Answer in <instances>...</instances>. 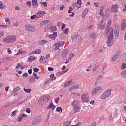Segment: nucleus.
Returning <instances> with one entry per match:
<instances>
[{
  "mask_svg": "<svg viewBox=\"0 0 126 126\" xmlns=\"http://www.w3.org/2000/svg\"><path fill=\"white\" fill-rule=\"evenodd\" d=\"M114 29L113 27H111L109 29L107 28L106 29V36L108 38L107 46L108 47H112L115 44V41L113 40L114 38Z\"/></svg>",
  "mask_w": 126,
  "mask_h": 126,
  "instance_id": "f257e3e1",
  "label": "nucleus"
},
{
  "mask_svg": "<svg viewBox=\"0 0 126 126\" xmlns=\"http://www.w3.org/2000/svg\"><path fill=\"white\" fill-rule=\"evenodd\" d=\"M17 38L15 35H8L3 39V42L6 44H12L14 42H16Z\"/></svg>",
  "mask_w": 126,
  "mask_h": 126,
  "instance_id": "f03ea898",
  "label": "nucleus"
},
{
  "mask_svg": "<svg viewBox=\"0 0 126 126\" xmlns=\"http://www.w3.org/2000/svg\"><path fill=\"white\" fill-rule=\"evenodd\" d=\"M50 99H51V97L49 95L46 94L44 95L42 98L39 99L38 103L39 105H44V104H46Z\"/></svg>",
  "mask_w": 126,
  "mask_h": 126,
  "instance_id": "7ed1b4c3",
  "label": "nucleus"
},
{
  "mask_svg": "<svg viewBox=\"0 0 126 126\" xmlns=\"http://www.w3.org/2000/svg\"><path fill=\"white\" fill-rule=\"evenodd\" d=\"M112 90L110 89L107 90L105 92H104L102 95L100 96V99L101 100H105V99H107V98H109L110 96H111L112 93Z\"/></svg>",
  "mask_w": 126,
  "mask_h": 126,
  "instance_id": "20e7f679",
  "label": "nucleus"
},
{
  "mask_svg": "<svg viewBox=\"0 0 126 126\" xmlns=\"http://www.w3.org/2000/svg\"><path fill=\"white\" fill-rule=\"evenodd\" d=\"M103 92V88H102V87L98 86H97L94 90H93L92 92V96H95V95H97V94H100V93H101V92Z\"/></svg>",
  "mask_w": 126,
  "mask_h": 126,
  "instance_id": "39448f33",
  "label": "nucleus"
},
{
  "mask_svg": "<svg viewBox=\"0 0 126 126\" xmlns=\"http://www.w3.org/2000/svg\"><path fill=\"white\" fill-rule=\"evenodd\" d=\"M25 29L26 31H28L29 32H34V31H36L35 26H32L30 24H26L25 25Z\"/></svg>",
  "mask_w": 126,
  "mask_h": 126,
  "instance_id": "423d86ee",
  "label": "nucleus"
},
{
  "mask_svg": "<svg viewBox=\"0 0 126 126\" xmlns=\"http://www.w3.org/2000/svg\"><path fill=\"white\" fill-rule=\"evenodd\" d=\"M106 25H107L106 20L102 19V20L97 24V28L98 29H100L101 30H104V29L106 28Z\"/></svg>",
  "mask_w": 126,
  "mask_h": 126,
  "instance_id": "0eeeda50",
  "label": "nucleus"
},
{
  "mask_svg": "<svg viewBox=\"0 0 126 126\" xmlns=\"http://www.w3.org/2000/svg\"><path fill=\"white\" fill-rule=\"evenodd\" d=\"M81 99L82 101L84 103H88V102H89V96L88 95V94L86 93H83L81 95Z\"/></svg>",
  "mask_w": 126,
  "mask_h": 126,
  "instance_id": "6e6552de",
  "label": "nucleus"
},
{
  "mask_svg": "<svg viewBox=\"0 0 126 126\" xmlns=\"http://www.w3.org/2000/svg\"><path fill=\"white\" fill-rule=\"evenodd\" d=\"M114 36L115 38H118L120 36V30L119 29V26L116 24L114 27Z\"/></svg>",
  "mask_w": 126,
  "mask_h": 126,
  "instance_id": "1a4fd4ad",
  "label": "nucleus"
},
{
  "mask_svg": "<svg viewBox=\"0 0 126 126\" xmlns=\"http://www.w3.org/2000/svg\"><path fill=\"white\" fill-rule=\"evenodd\" d=\"M81 4H82L81 0H77V4L76 3L73 4V7L74 9H78V8H80V7H81Z\"/></svg>",
  "mask_w": 126,
  "mask_h": 126,
  "instance_id": "9d476101",
  "label": "nucleus"
},
{
  "mask_svg": "<svg viewBox=\"0 0 126 126\" xmlns=\"http://www.w3.org/2000/svg\"><path fill=\"white\" fill-rule=\"evenodd\" d=\"M40 122H41V118L39 117H37L32 120V124L33 126H36V125L39 124Z\"/></svg>",
  "mask_w": 126,
  "mask_h": 126,
  "instance_id": "9b49d317",
  "label": "nucleus"
},
{
  "mask_svg": "<svg viewBox=\"0 0 126 126\" xmlns=\"http://www.w3.org/2000/svg\"><path fill=\"white\" fill-rule=\"evenodd\" d=\"M72 106L74 107V109L76 110V112H78L79 110V106H78V101L75 100L72 103Z\"/></svg>",
  "mask_w": 126,
  "mask_h": 126,
  "instance_id": "f8f14e48",
  "label": "nucleus"
},
{
  "mask_svg": "<svg viewBox=\"0 0 126 126\" xmlns=\"http://www.w3.org/2000/svg\"><path fill=\"white\" fill-rule=\"evenodd\" d=\"M120 55H121V51L119 50L114 55L112 61V62H115L120 57Z\"/></svg>",
  "mask_w": 126,
  "mask_h": 126,
  "instance_id": "ddd939ff",
  "label": "nucleus"
},
{
  "mask_svg": "<svg viewBox=\"0 0 126 126\" xmlns=\"http://www.w3.org/2000/svg\"><path fill=\"white\" fill-rule=\"evenodd\" d=\"M111 12L116 13L119 11V9H118V5H113L111 7Z\"/></svg>",
  "mask_w": 126,
  "mask_h": 126,
  "instance_id": "4468645a",
  "label": "nucleus"
},
{
  "mask_svg": "<svg viewBox=\"0 0 126 126\" xmlns=\"http://www.w3.org/2000/svg\"><path fill=\"white\" fill-rule=\"evenodd\" d=\"M57 37H58V33L56 32H54L53 34L49 35V39H52V40H56Z\"/></svg>",
  "mask_w": 126,
  "mask_h": 126,
  "instance_id": "2eb2a0df",
  "label": "nucleus"
},
{
  "mask_svg": "<svg viewBox=\"0 0 126 126\" xmlns=\"http://www.w3.org/2000/svg\"><path fill=\"white\" fill-rule=\"evenodd\" d=\"M65 44V42L64 41H59L55 43L54 47H63V46Z\"/></svg>",
  "mask_w": 126,
  "mask_h": 126,
  "instance_id": "dca6fc26",
  "label": "nucleus"
},
{
  "mask_svg": "<svg viewBox=\"0 0 126 126\" xmlns=\"http://www.w3.org/2000/svg\"><path fill=\"white\" fill-rule=\"evenodd\" d=\"M126 27V20H123L121 22V30H125Z\"/></svg>",
  "mask_w": 126,
  "mask_h": 126,
  "instance_id": "f3484780",
  "label": "nucleus"
},
{
  "mask_svg": "<svg viewBox=\"0 0 126 126\" xmlns=\"http://www.w3.org/2000/svg\"><path fill=\"white\" fill-rule=\"evenodd\" d=\"M89 38L92 39L93 40H95L97 38V35L95 32L91 33L89 35Z\"/></svg>",
  "mask_w": 126,
  "mask_h": 126,
  "instance_id": "a211bd4d",
  "label": "nucleus"
},
{
  "mask_svg": "<svg viewBox=\"0 0 126 126\" xmlns=\"http://www.w3.org/2000/svg\"><path fill=\"white\" fill-rule=\"evenodd\" d=\"M66 56H67V50H63L62 53V57H63V59H65V58H66Z\"/></svg>",
  "mask_w": 126,
  "mask_h": 126,
  "instance_id": "6ab92c4d",
  "label": "nucleus"
},
{
  "mask_svg": "<svg viewBox=\"0 0 126 126\" xmlns=\"http://www.w3.org/2000/svg\"><path fill=\"white\" fill-rule=\"evenodd\" d=\"M27 115L25 114H21L19 117L18 118V122H21L23 119V117H26Z\"/></svg>",
  "mask_w": 126,
  "mask_h": 126,
  "instance_id": "aec40b11",
  "label": "nucleus"
},
{
  "mask_svg": "<svg viewBox=\"0 0 126 126\" xmlns=\"http://www.w3.org/2000/svg\"><path fill=\"white\" fill-rule=\"evenodd\" d=\"M74 41H76V42H77V41L78 42H80V41H81V40H82V38H81V36H79L78 35H76L74 37Z\"/></svg>",
  "mask_w": 126,
  "mask_h": 126,
  "instance_id": "412c9836",
  "label": "nucleus"
},
{
  "mask_svg": "<svg viewBox=\"0 0 126 126\" xmlns=\"http://www.w3.org/2000/svg\"><path fill=\"white\" fill-rule=\"evenodd\" d=\"M77 88H79V85H75L70 87L69 89V91H72V90L77 89Z\"/></svg>",
  "mask_w": 126,
  "mask_h": 126,
  "instance_id": "4be33fe9",
  "label": "nucleus"
},
{
  "mask_svg": "<svg viewBox=\"0 0 126 126\" xmlns=\"http://www.w3.org/2000/svg\"><path fill=\"white\" fill-rule=\"evenodd\" d=\"M111 24H112V19H109L107 21V25H107L106 29L108 28L109 29L111 28V27H110V26H111Z\"/></svg>",
  "mask_w": 126,
  "mask_h": 126,
  "instance_id": "5701e85b",
  "label": "nucleus"
},
{
  "mask_svg": "<svg viewBox=\"0 0 126 126\" xmlns=\"http://www.w3.org/2000/svg\"><path fill=\"white\" fill-rule=\"evenodd\" d=\"M70 124H71V121L70 120H68L63 123V126H70Z\"/></svg>",
  "mask_w": 126,
  "mask_h": 126,
  "instance_id": "b1692460",
  "label": "nucleus"
},
{
  "mask_svg": "<svg viewBox=\"0 0 126 126\" xmlns=\"http://www.w3.org/2000/svg\"><path fill=\"white\" fill-rule=\"evenodd\" d=\"M17 113H18V110L17 109H16L15 110L12 111L11 118H15V116H16V114H17Z\"/></svg>",
  "mask_w": 126,
  "mask_h": 126,
  "instance_id": "393cba45",
  "label": "nucleus"
},
{
  "mask_svg": "<svg viewBox=\"0 0 126 126\" xmlns=\"http://www.w3.org/2000/svg\"><path fill=\"white\" fill-rule=\"evenodd\" d=\"M56 106L53 104V102H51L47 107V109H52V110H55Z\"/></svg>",
  "mask_w": 126,
  "mask_h": 126,
  "instance_id": "a878e982",
  "label": "nucleus"
},
{
  "mask_svg": "<svg viewBox=\"0 0 126 126\" xmlns=\"http://www.w3.org/2000/svg\"><path fill=\"white\" fill-rule=\"evenodd\" d=\"M29 82L30 83H33V82H36V79L33 77H31L29 78Z\"/></svg>",
  "mask_w": 126,
  "mask_h": 126,
  "instance_id": "bb28decb",
  "label": "nucleus"
},
{
  "mask_svg": "<svg viewBox=\"0 0 126 126\" xmlns=\"http://www.w3.org/2000/svg\"><path fill=\"white\" fill-rule=\"evenodd\" d=\"M49 22V20H44L41 22L40 24V26H43V25H46Z\"/></svg>",
  "mask_w": 126,
  "mask_h": 126,
  "instance_id": "cd10ccee",
  "label": "nucleus"
},
{
  "mask_svg": "<svg viewBox=\"0 0 126 126\" xmlns=\"http://www.w3.org/2000/svg\"><path fill=\"white\" fill-rule=\"evenodd\" d=\"M67 71H60V72H58L56 73V76H61V75H63V74H64V73L65 72H66Z\"/></svg>",
  "mask_w": 126,
  "mask_h": 126,
  "instance_id": "c85d7f7f",
  "label": "nucleus"
},
{
  "mask_svg": "<svg viewBox=\"0 0 126 126\" xmlns=\"http://www.w3.org/2000/svg\"><path fill=\"white\" fill-rule=\"evenodd\" d=\"M99 14L100 16H104L105 15V12H104V8L102 7L101 9L100 10Z\"/></svg>",
  "mask_w": 126,
  "mask_h": 126,
  "instance_id": "c756f323",
  "label": "nucleus"
},
{
  "mask_svg": "<svg viewBox=\"0 0 126 126\" xmlns=\"http://www.w3.org/2000/svg\"><path fill=\"white\" fill-rule=\"evenodd\" d=\"M71 82H72V80H70L69 81H68L67 82L65 83L64 87H67L68 86H69Z\"/></svg>",
  "mask_w": 126,
  "mask_h": 126,
  "instance_id": "7c9ffc66",
  "label": "nucleus"
},
{
  "mask_svg": "<svg viewBox=\"0 0 126 126\" xmlns=\"http://www.w3.org/2000/svg\"><path fill=\"white\" fill-rule=\"evenodd\" d=\"M0 9H5V6L3 5V2L0 1Z\"/></svg>",
  "mask_w": 126,
  "mask_h": 126,
  "instance_id": "2f4dec72",
  "label": "nucleus"
},
{
  "mask_svg": "<svg viewBox=\"0 0 126 126\" xmlns=\"http://www.w3.org/2000/svg\"><path fill=\"white\" fill-rule=\"evenodd\" d=\"M20 54L23 55V54H25V51L23 50L20 49L16 55H20Z\"/></svg>",
  "mask_w": 126,
  "mask_h": 126,
  "instance_id": "473e14b6",
  "label": "nucleus"
},
{
  "mask_svg": "<svg viewBox=\"0 0 126 126\" xmlns=\"http://www.w3.org/2000/svg\"><path fill=\"white\" fill-rule=\"evenodd\" d=\"M32 5L33 6H38V0H32Z\"/></svg>",
  "mask_w": 126,
  "mask_h": 126,
  "instance_id": "72a5a7b5",
  "label": "nucleus"
},
{
  "mask_svg": "<svg viewBox=\"0 0 126 126\" xmlns=\"http://www.w3.org/2000/svg\"><path fill=\"white\" fill-rule=\"evenodd\" d=\"M50 80L51 81H53V80H56V77L55 76V75L54 74H52L50 76Z\"/></svg>",
  "mask_w": 126,
  "mask_h": 126,
  "instance_id": "f704fd0d",
  "label": "nucleus"
},
{
  "mask_svg": "<svg viewBox=\"0 0 126 126\" xmlns=\"http://www.w3.org/2000/svg\"><path fill=\"white\" fill-rule=\"evenodd\" d=\"M36 59V57H33V56H30L28 58V61L29 62H32V61H34Z\"/></svg>",
  "mask_w": 126,
  "mask_h": 126,
  "instance_id": "c9c22d12",
  "label": "nucleus"
},
{
  "mask_svg": "<svg viewBox=\"0 0 126 126\" xmlns=\"http://www.w3.org/2000/svg\"><path fill=\"white\" fill-rule=\"evenodd\" d=\"M41 49H38L37 50L32 51V54H41Z\"/></svg>",
  "mask_w": 126,
  "mask_h": 126,
  "instance_id": "e433bc0d",
  "label": "nucleus"
},
{
  "mask_svg": "<svg viewBox=\"0 0 126 126\" xmlns=\"http://www.w3.org/2000/svg\"><path fill=\"white\" fill-rule=\"evenodd\" d=\"M51 31H56L57 30V27L56 26H52L50 28Z\"/></svg>",
  "mask_w": 126,
  "mask_h": 126,
  "instance_id": "4c0bfd02",
  "label": "nucleus"
},
{
  "mask_svg": "<svg viewBox=\"0 0 126 126\" xmlns=\"http://www.w3.org/2000/svg\"><path fill=\"white\" fill-rule=\"evenodd\" d=\"M88 13V9H85L82 14V17H83V15L85 16V14H87Z\"/></svg>",
  "mask_w": 126,
  "mask_h": 126,
  "instance_id": "58836bf2",
  "label": "nucleus"
},
{
  "mask_svg": "<svg viewBox=\"0 0 126 126\" xmlns=\"http://www.w3.org/2000/svg\"><path fill=\"white\" fill-rule=\"evenodd\" d=\"M38 15H45L46 12L45 11H39L37 13Z\"/></svg>",
  "mask_w": 126,
  "mask_h": 126,
  "instance_id": "ea45409f",
  "label": "nucleus"
},
{
  "mask_svg": "<svg viewBox=\"0 0 126 126\" xmlns=\"http://www.w3.org/2000/svg\"><path fill=\"white\" fill-rule=\"evenodd\" d=\"M126 68V63H122L121 69L124 70Z\"/></svg>",
  "mask_w": 126,
  "mask_h": 126,
  "instance_id": "a19ab883",
  "label": "nucleus"
},
{
  "mask_svg": "<svg viewBox=\"0 0 126 126\" xmlns=\"http://www.w3.org/2000/svg\"><path fill=\"white\" fill-rule=\"evenodd\" d=\"M56 47L54 48V50L55 51H57V53H60V52H61V49H60V47L59 46H54Z\"/></svg>",
  "mask_w": 126,
  "mask_h": 126,
  "instance_id": "79ce46f5",
  "label": "nucleus"
},
{
  "mask_svg": "<svg viewBox=\"0 0 126 126\" xmlns=\"http://www.w3.org/2000/svg\"><path fill=\"white\" fill-rule=\"evenodd\" d=\"M121 75L123 77H125V78H126V71H122L121 73Z\"/></svg>",
  "mask_w": 126,
  "mask_h": 126,
  "instance_id": "37998d69",
  "label": "nucleus"
},
{
  "mask_svg": "<svg viewBox=\"0 0 126 126\" xmlns=\"http://www.w3.org/2000/svg\"><path fill=\"white\" fill-rule=\"evenodd\" d=\"M46 43H47V41L45 40H43L39 42V45H44V44H46Z\"/></svg>",
  "mask_w": 126,
  "mask_h": 126,
  "instance_id": "c03bdc74",
  "label": "nucleus"
},
{
  "mask_svg": "<svg viewBox=\"0 0 126 126\" xmlns=\"http://www.w3.org/2000/svg\"><path fill=\"white\" fill-rule=\"evenodd\" d=\"M62 110H63V109H62V107H58L56 108L57 112H59L60 113H62Z\"/></svg>",
  "mask_w": 126,
  "mask_h": 126,
  "instance_id": "a18cd8bd",
  "label": "nucleus"
},
{
  "mask_svg": "<svg viewBox=\"0 0 126 126\" xmlns=\"http://www.w3.org/2000/svg\"><path fill=\"white\" fill-rule=\"evenodd\" d=\"M69 31V29L68 28H67L63 31V33L64 34H66V35H67L68 34Z\"/></svg>",
  "mask_w": 126,
  "mask_h": 126,
  "instance_id": "49530a36",
  "label": "nucleus"
},
{
  "mask_svg": "<svg viewBox=\"0 0 126 126\" xmlns=\"http://www.w3.org/2000/svg\"><path fill=\"white\" fill-rule=\"evenodd\" d=\"M24 91H25V92H27V93H30L31 91L32 90V89H25V88H24Z\"/></svg>",
  "mask_w": 126,
  "mask_h": 126,
  "instance_id": "de8ad7c7",
  "label": "nucleus"
},
{
  "mask_svg": "<svg viewBox=\"0 0 126 126\" xmlns=\"http://www.w3.org/2000/svg\"><path fill=\"white\" fill-rule=\"evenodd\" d=\"M44 60H45V57L43 56H41L39 61H40V63H44Z\"/></svg>",
  "mask_w": 126,
  "mask_h": 126,
  "instance_id": "09e8293b",
  "label": "nucleus"
},
{
  "mask_svg": "<svg viewBox=\"0 0 126 126\" xmlns=\"http://www.w3.org/2000/svg\"><path fill=\"white\" fill-rule=\"evenodd\" d=\"M31 19H35V18H39V17L37 16V15H33V16H31Z\"/></svg>",
  "mask_w": 126,
  "mask_h": 126,
  "instance_id": "8fccbe9b",
  "label": "nucleus"
},
{
  "mask_svg": "<svg viewBox=\"0 0 126 126\" xmlns=\"http://www.w3.org/2000/svg\"><path fill=\"white\" fill-rule=\"evenodd\" d=\"M102 78H103V77L102 76V75H99L97 78V81L95 82L96 84H97L98 81H99V80L102 79Z\"/></svg>",
  "mask_w": 126,
  "mask_h": 126,
  "instance_id": "3c124183",
  "label": "nucleus"
},
{
  "mask_svg": "<svg viewBox=\"0 0 126 126\" xmlns=\"http://www.w3.org/2000/svg\"><path fill=\"white\" fill-rule=\"evenodd\" d=\"M65 24L62 23L61 30H63V29H64V28H65Z\"/></svg>",
  "mask_w": 126,
  "mask_h": 126,
  "instance_id": "603ef678",
  "label": "nucleus"
},
{
  "mask_svg": "<svg viewBox=\"0 0 126 126\" xmlns=\"http://www.w3.org/2000/svg\"><path fill=\"white\" fill-rule=\"evenodd\" d=\"M74 57V54L73 53H71L68 57V60H70L71 58H73Z\"/></svg>",
  "mask_w": 126,
  "mask_h": 126,
  "instance_id": "864d4df0",
  "label": "nucleus"
},
{
  "mask_svg": "<svg viewBox=\"0 0 126 126\" xmlns=\"http://www.w3.org/2000/svg\"><path fill=\"white\" fill-rule=\"evenodd\" d=\"M122 11H123V12H125V11H126V4H125L124 5Z\"/></svg>",
  "mask_w": 126,
  "mask_h": 126,
  "instance_id": "5fc2aeb1",
  "label": "nucleus"
},
{
  "mask_svg": "<svg viewBox=\"0 0 126 126\" xmlns=\"http://www.w3.org/2000/svg\"><path fill=\"white\" fill-rule=\"evenodd\" d=\"M92 28H93V25H91L87 28V29H88V30H90L91 29H92Z\"/></svg>",
  "mask_w": 126,
  "mask_h": 126,
  "instance_id": "6e6d98bb",
  "label": "nucleus"
},
{
  "mask_svg": "<svg viewBox=\"0 0 126 126\" xmlns=\"http://www.w3.org/2000/svg\"><path fill=\"white\" fill-rule=\"evenodd\" d=\"M40 3H41V4H43V5L44 6V7H47V3L46 2H40Z\"/></svg>",
  "mask_w": 126,
  "mask_h": 126,
  "instance_id": "4d7b16f0",
  "label": "nucleus"
},
{
  "mask_svg": "<svg viewBox=\"0 0 126 126\" xmlns=\"http://www.w3.org/2000/svg\"><path fill=\"white\" fill-rule=\"evenodd\" d=\"M26 112L27 113H28V114H30L31 112V110H30V109L29 108H27L26 109Z\"/></svg>",
  "mask_w": 126,
  "mask_h": 126,
  "instance_id": "13d9d810",
  "label": "nucleus"
},
{
  "mask_svg": "<svg viewBox=\"0 0 126 126\" xmlns=\"http://www.w3.org/2000/svg\"><path fill=\"white\" fill-rule=\"evenodd\" d=\"M59 100H60V98H56L55 99L54 101L56 103V104H58L59 103Z\"/></svg>",
  "mask_w": 126,
  "mask_h": 126,
  "instance_id": "bf43d9fd",
  "label": "nucleus"
},
{
  "mask_svg": "<svg viewBox=\"0 0 126 126\" xmlns=\"http://www.w3.org/2000/svg\"><path fill=\"white\" fill-rule=\"evenodd\" d=\"M48 69L49 71H53V70H54V68L51 67H49L48 68Z\"/></svg>",
  "mask_w": 126,
  "mask_h": 126,
  "instance_id": "052dcab7",
  "label": "nucleus"
},
{
  "mask_svg": "<svg viewBox=\"0 0 126 126\" xmlns=\"http://www.w3.org/2000/svg\"><path fill=\"white\" fill-rule=\"evenodd\" d=\"M33 70H34V72H38V71H39V68H34Z\"/></svg>",
  "mask_w": 126,
  "mask_h": 126,
  "instance_id": "680f3d73",
  "label": "nucleus"
},
{
  "mask_svg": "<svg viewBox=\"0 0 126 126\" xmlns=\"http://www.w3.org/2000/svg\"><path fill=\"white\" fill-rule=\"evenodd\" d=\"M89 126H96V122H93Z\"/></svg>",
  "mask_w": 126,
  "mask_h": 126,
  "instance_id": "e2e57ef3",
  "label": "nucleus"
},
{
  "mask_svg": "<svg viewBox=\"0 0 126 126\" xmlns=\"http://www.w3.org/2000/svg\"><path fill=\"white\" fill-rule=\"evenodd\" d=\"M122 57L123 59H126V53L122 54Z\"/></svg>",
  "mask_w": 126,
  "mask_h": 126,
  "instance_id": "0e129e2a",
  "label": "nucleus"
},
{
  "mask_svg": "<svg viewBox=\"0 0 126 126\" xmlns=\"http://www.w3.org/2000/svg\"><path fill=\"white\" fill-rule=\"evenodd\" d=\"M90 104H91V105H94L95 104V100L91 101Z\"/></svg>",
  "mask_w": 126,
  "mask_h": 126,
  "instance_id": "69168bd1",
  "label": "nucleus"
},
{
  "mask_svg": "<svg viewBox=\"0 0 126 126\" xmlns=\"http://www.w3.org/2000/svg\"><path fill=\"white\" fill-rule=\"evenodd\" d=\"M97 70V66H95L93 67V71H96Z\"/></svg>",
  "mask_w": 126,
  "mask_h": 126,
  "instance_id": "338daca9",
  "label": "nucleus"
},
{
  "mask_svg": "<svg viewBox=\"0 0 126 126\" xmlns=\"http://www.w3.org/2000/svg\"><path fill=\"white\" fill-rule=\"evenodd\" d=\"M81 125V123L78 122L77 124H76L75 125H74V126H80Z\"/></svg>",
  "mask_w": 126,
  "mask_h": 126,
  "instance_id": "774afa93",
  "label": "nucleus"
}]
</instances>
